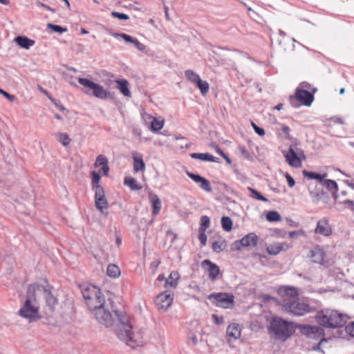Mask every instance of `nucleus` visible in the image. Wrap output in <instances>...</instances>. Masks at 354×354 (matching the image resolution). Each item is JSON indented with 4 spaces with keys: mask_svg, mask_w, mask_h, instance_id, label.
Instances as JSON below:
<instances>
[{
    "mask_svg": "<svg viewBox=\"0 0 354 354\" xmlns=\"http://www.w3.org/2000/svg\"><path fill=\"white\" fill-rule=\"evenodd\" d=\"M110 302H106L92 313L97 321L105 326L115 324V333L118 338L128 346L135 348L142 346L145 339L142 328L135 325L134 319L123 312L111 310Z\"/></svg>",
    "mask_w": 354,
    "mask_h": 354,
    "instance_id": "f257e3e1",
    "label": "nucleus"
},
{
    "mask_svg": "<svg viewBox=\"0 0 354 354\" xmlns=\"http://www.w3.org/2000/svg\"><path fill=\"white\" fill-rule=\"evenodd\" d=\"M279 294L283 297L281 306L284 311L294 315L301 316L310 313L312 308L306 303L299 301L295 288L283 286L279 289Z\"/></svg>",
    "mask_w": 354,
    "mask_h": 354,
    "instance_id": "f03ea898",
    "label": "nucleus"
},
{
    "mask_svg": "<svg viewBox=\"0 0 354 354\" xmlns=\"http://www.w3.org/2000/svg\"><path fill=\"white\" fill-rule=\"evenodd\" d=\"M41 289V287L37 285H30L28 288L26 299L18 311V315L29 322H35L39 317V305L35 294L38 293Z\"/></svg>",
    "mask_w": 354,
    "mask_h": 354,
    "instance_id": "7ed1b4c3",
    "label": "nucleus"
},
{
    "mask_svg": "<svg viewBox=\"0 0 354 354\" xmlns=\"http://www.w3.org/2000/svg\"><path fill=\"white\" fill-rule=\"evenodd\" d=\"M269 333L274 339L285 342L295 332L292 322L280 317H273L268 327Z\"/></svg>",
    "mask_w": 354,
    "mask_h": 354,
    "instance_id": "20e7f679",
    "label": "nucleus"
},
{
    "mask_svg": "<svg viewBox=\"0 0 354 354\" xmlns=\"http://www.w3.org/2000/svg\"><path fill=\"white\" fill-rule=\"evenodd\" d=\"M347 319L346 315L330 309L322 310L318 312L316 315V320L319 325L331 328L343 326Z\"/></svg>",
    "mask_w": 354,
    "mask_h": 354,
    "instance_id": "39448f33",
    "label": "nucleus"
},
{
    "mask_svg": "<svg viewBox=\"0 0 354 354\" xmlns=\"http://www.w3.org/2000/svg\"><path fill=\"white\" fill-rule=\"evenodd\" d=\"M82 292L85 302L91 312L106 302L102 291L95 286L89 285L82 289Z\"/></svg>",
    "mask_w": 354,
    "mask_h": 354,
    "instance_id": "423d86ee",
    "label": "nucleus"
},
{
    "mask_svg": "<svg viewBox=\"0 0 354 354\" xmlns=\"http://www.w3.org/2000/svg\"><path fill=\"white\" fill-rule=\"evenodd\" d=\"M78 82L84 87L83 92L86 95L92 94L95 97L102 100L107 99L111 96L110 93L100 84L83 77H79Z\"/></svg>",
    "mask_w": 354,
    "mask_h": 354,
    "instance_id": "0eeeda50",
    "label": "nucleus"
},
{
    "mask_svg": "<svg viewBox=\"0 0 354 354\" xmlns=\"http://www.w3.org/2000/svg\"><path fill=\"white\" fill-rule=\"evenodd\" d=\"M308 257L314 263L322 265L326 268L333 263V259L322 246L316 245L308 252Z\"/></svg>",
    "mask_w": 354,
    "mask_h": 354,
    "instance_id": "6e6552de",
    "label": "nucleus"
},
{
    "mask_svg": "<svg viewBox=\"0 0 354 354\" xmlns=\"http://www.w3.org/2000/svg\"><path fill=\"white\" fill-rule=\"evenodd\" d=\"M207 298L215 306L223 308H231L234 301V295L226 292L212 293Z\"/></svg>",
    "mask_w": 354,
    "mask_h": 354,
    "instance_id": "1a4fd4ad",
    "label": "nucleus"
},
{
    "mask_svg": "<svg viewBox=\"0 0 354 354\" xmlns=\"http://www.w3.org/2000/svg\"><path fill=\"white\" fill-rule=\"evenodd\" d=\"M173 299L174 294L169 291H165L156 297L154 302L159 310L165 312L171 305Z\"/></svg>",
    "mask_w": 354,
    "mask_h": 354,
    "instance_id": "9d476101",
    "label": "nucleus"
},
{
    "mask_svg": "<svg viewBox=\"0 0 354 354\" xmlns=\"http://www.w3.org/2000/svg\"><path fill=\"white\" fill-rule=\"evenodd\" d=\"M283 155L288 163L293 167H299L301 166V160L305 159V156L302 151L296 153L292 148L288 151H284Z\"/></svg>",
    "mask_w": 354,
    "mask_h": 354,
    "instance_id": "9b49d317",
    "label": "nucleus"
},
{
    "mask_svg": "<svg viewBox=\"0 0 354 354\" xmlns=\"http://www.w3.org/2000/svg\"><path fill=\"white\" fill-rule=\"evenodd\" d=\"M258 243V236L255 233L251 232L244 236L241 240L234 243V247L236 250H241V248L255 247Z\"/></svg>",
    "mask_w": 354,
    "mask_h": 354,
    "instance_id": "f8f14e48",
    "label": "nucleus"
},
{
    "mask_svg": "<svg viewBox=\"0 0 354 354\" xmlns=\"http://www.w3.org/2000/svg\"><path fill=\"white\" fill-rule=\"evenodd\" d=\"M95 201L96 208L102 213L104 212V209L108 208V202L105 193L101 186H97V190L95 191Z\"/></svg>",
    "mask_w": 354,
    "mask_h": 354,
    "instance_id": "ddd939ff",
    "label": "nucleus"
},
{
    "mask_svg": "<svg viewBox=\"0 0 354 354\" xmlns=\"http://www.w3.org/2000/svg\"><path fill=\"white\" fill-rule=\"evenodd\" d=\"M241 335V328L236 323H231L226 329V339L229 344L239 339Z\"/></svg>",
    "mask_w": 354,
    "mask_h": 354,
    "instance_id": "4468645a",
    "label": "nucleus"
},
{
    "mask_svg": "<svg viewBox=\"0 0 354 354\" xmlns=\"http://www.w3.org/2000/svg\"><path fill=\"white\" fill-rule=\"evenodd\" d=\"M314 232L316 234L329 236L332 234V229L328 219L323 218L319 220Z\"/></svg>",
    "mask_w": 354,
    "mask_h": 354,
    "instance_id": "2eb2a0df",
    "label": "nucleus"
},
{
    "mask_svg": "<svg viewBox=\"0 0 354 354\" xmlns=\"http://www.w3.org/2000/svg\"><path fill=\"white\" fill-rule=\"evenodd\" d=\"M202 268L208 272V275L210 279L215 280L219 272V268L214 263H212L209 260H204L201 263Z\"/></svg>",
    "mask_w": 354,
    "mask_h": 354,
    "instance_id": "dca6fc26",
    "label": "nucleus"
},
{
    "mask_svg": "<svg viewBox=\"0 0 354 354\" xmlns=\"http://www.w3.org/2000/svg\"><path fill=\"white\" fill-rule=\"evenodd\" d=\"M303 333L309 338H323L324 330L317 326H306L303 328Z\"/></svg>",
    "mask_w": 354,
    "mask_h": 354,
    "instance_id": "f3484780",
    "label": "nucleus"
},
{
    "mask_svg": "<svg viewBox=\"0 0 354 354\" xmlns=\"http://www.w3.org/2000/svg\"><path fill=\"white\" fill-rule=\"evenodd\" d=\"M187 175L195 183H198L200 187L207 192H212V187L209 182L205 178L198 174H194L189 171L186 172Z\"/></svg>",
    "mask_w": 354,
    "mask_h": 354,
    "instance_id": "a211bd4d",
    "label": "nucleus"
},
{
    "mask_svg": "<svg viewBox=\"0 0 354 354\" xmlns=\"http://www.w3.org/2000/svg\"><path fill=\"white\" fill-rule=\"evenodd\" d=\"M291 247L286 242L274 243L267 246L266 251L269 254L277 255L281 251H286Z\"/></svg>",
    "mask_w": 354,
    "mask_h": 354,
    "instance_id": "6ab92c4d",
    "label": "nucleus"
},
{
    "mask_svg": "<svg viewBox=\"0 0 354 354\" xmlns=\"http://www.w3.org/2000/svg\"><path fill=\"white\" fill-rule=\"evenodd\" d=\"M295 97L306 106H310L313 100V95L309 91L304 89H297Z\"/></svg>",
    "mask_w": 354,
    "mask_h": 354,
    "instance_id": "aec40b11",
    "label": "nucleus"
},
{
    "mask_svg": "<svg viewBox=\"0 0 354 354\" xmlns=\"http://www.w3.org/2000/svg\"><path fill=\"white\" fill-rule=\"evenodd\" d=\"M116 88L125 97H131V93L129 90V83L126 79H118L115 80Z\"/></svg>",
    "mask_w": 354,
    "mask_h": 354,
    "instance_id": "412c9836",
    "label": "nucleus"
},
{
    "mask_svg": "<svg viewBox=\"0 0 354 354\" xmlns=\"http://www.w3.org/2000/svg\"><path fill=\"white\" fill-rule=\"evenodd\" d=\"M133 170L135 172L143 171L145 169V164L142 159V155L138 152H133Z\"/></svg>",
    "mask_w": 354,
    "mask_h": 354,
    "instance_id": "4be33fe9",
    "label": "nucleus"
},
{
    "mask_svg": "<svg viewBox=\"0 0 354 354\" xmlns=\"http://www.w3.org/2000/svg\"><path fill=\"white\" fill-rule=\"evenodd\" d=\"M179 278V273L177 271H172L169 277L165 279V287L167 288H176L178 286Z\"/></svg>",
    "mask_w": 354,
    "mask_h": 354,
    "instance_id": "5701e85b",
    "label": "nucleus"
},
{
    "mask_svg": "<svg viewBox=\"0 0 354 354\" xmlns=\"http://www.w3.org/2000/svg\"><path fill=\"white\" fill-rule=\"evenodd\" d=\"M190 156L192 158L199 159L203 161H209L213 162H218L219 161L218 158L214 157L208 153H193Z\"/></svg>",
    "mask_w": 354,
    "mask_h": 354,
    "instance_id": "b1692460",
    "label": "nucleus"
},
{
    "mask_svg": "<svg viewBox=\"0 0 354 354\" xmlns=\"http://www.w3.org/2000/svg\"><path fill=\"white\" fill-rule=\"evenodd\" d=\"M149 201L151 203L153 210V215L156 216L159 214L162 204L159 197L156 194H150L149 195Z\"/></svg>",
    "mask_w": 354,
    "mask_h": 354,
    "instance_id": "393cba45",
    "label": "nucleus"
},
{
    "mask_svg": "<svg viewBox=\"0 0 354 354\" xmlns=\"http://www.w3.org/2000/svg\"><path fill=\"white\" fill-rule=\"evenodd\" d=\"M15 40L19 46L26 49H29L35 44L34 40L24 36H18Z\"/></svg>",
    "mask_w": 354,
    "mask_h": 354,
    "instance_id": "a878e982",
    "label": "nucleus"
},
{
    "mask_svg": "<svg viewBox=\"0 0 354 354\" xmlns=\"http://www.w3.org/2000/svg\"><path fill=\"white\" fill-rule=\"evenodd\" d=\"M322 185L326 187L329 191L332 192L333 196H338L337 192L338 191V186L337 183L333 180L326 179L323 180Z\"/></svg>",
    "mask_w": 354,
    "mask_h": 354,
    "instance_id": "bb28decb",
    "label": "nucleus"
},
{
    "mask_svg": "<svg viewBox=\"0 0 354 354\" xmlns=\"http://www.w3.org/2000/svg\"><path fill=\"white\" fill-rule=\"evenodd\" d=\"M39 286L41 287V286ZM41 291H44V297L46 299V304L49 306L50 309H53L57 302L56 298L53 296L49 290H45L43 286H41V290L38 292Z\"/></svg>",
    "mask_w": 354,
    "mask_h": 354,
    "instance_id": "cd10ccee",
    "label": "nucleus"
},
{
    "mask_svg": "<svg viewBox=\"0 0 354 354\" xmlns=\"http://www.w3.org/2000/svg\"><path fill=\"white\" fill-rule=\"evenodd\" d=\"M165 124V120L162 118H155L152 119L151 123L150 124V130L152 132H157L161 130Z\"/></svg>",
    "mask_w": 354,
    "mask_h": 354,
    "instance_id": "c85d7f7f",
    "label": "nucleus"
},
{
    "mask_svg": "<svg viewBox=\"0 0 354 354\" xmlns=\"http://www.w3.org/2000/svg\"><path fill=\"white\" fill-rule=\"evenodd\" d=\"M335 201L337 204L343 205L345 208L350 209L354 214V202L351 200H342L339 196H335Z\"/></svg>",
    "mask_w": 354,
    "mask_h": 354,
    "instance_id": "c756f323",
    "label": "nucleus"
},
{
    "mask_svg": "<svg viewBox=\"0 0 354 354\" xmlns=\"http://www.w3.org/2000/svg\"><path fill=\"white\" fill-rule=\"evenodd\" d=\"M303 175L305 178H307L308 179H316L319 180L321 183H322L323 180L327 176L326 173L319 174L305 170L303 171Z\"/></svg>",
    "mask_w": 354,
    "mask_h": 354,
    "instance_id": "7c9ffc66",
    "label": "nucleus"
},
{
    "mask_svg": "<svg viewBox=\"0 0 354 354\" xmlns=\"http://www.w3.org/2000/svg\"><path fill=\"white\" fill-rule=\"evenodd\" d=\"M106 273L110 277L116 278L120 274V270L115 264H110L106 269Z\"/></svg>",
    "mask_w": 354,
    "mask_h": 354,
    "instance_id": "2f4dec72",
    "label": "nucleus"
},
{
    "mask_svg": "<svg viewBox=\"0 0 354 354\" xmlns=\"http://www.w3.org/2000/svg\"><path fill=\"white\" fill-rule=\"evenodd\" d=\"M248 190L250 192V197H251L252 198L264 202L268 201V198L261 195V194L257 190L250 187H248Z\"/></svg>",
    "mask_w": 354,
    "mask_h": 354,
    "instance_id": "473e14b6",
    "label": "nucleus"
},
{
    "mask_svg": "<svg viewBox=\"0 0 354 354\" xmlns=\"http://www.w3.org/2000/svg\"><path fill=\"white\" fill-rule=\"evenodd\" d=\"M185 75L189 82L194 84L201 79L199 75L190 69L185 71Z\"/></svg>",
    "mask_w": 354,
    "mask_h": 354,
    "instance_id": "72a5a7b5",
    "label": "nucleus"
},
{
    "mask_svg": "<svg viewBox=\"0 0 354 354\" xmlns=\"http://www.w3.org/2000/svg\"><path fill=\"white\" fill-rule=\"evenodd\" d=\"M195 84L201 91L203 95H205L209 92V85L207 82L200 79Z\"/></svg>",
    "mask_w": 354,
    "mask_h": 354,
    "instance_id": "f704fd0d",
    "label": "nucleus"
},
{
    "mask_svg": "<svg viewBox=\"0 0 354 354\" xmlns=\"http://www.w3.org/2000/svg\"><path fill=\"white\" fill-rule=\"evenodd\" d=\"M221 225L223 229L226 232H230L232 228V221L228 216H223L221 218Z\"/></svg>",
    "mask_w": 354,
    "mask_h": 354,
    "instance_id": "c9c22d12",
    "label": "nucleus"
},
{
    "mask_svg": "<svg viewBox=\"0 0 354 354\" xmlns=\"http://www.w3.org/2000/svg\"><path fill=\"white\" fill-rule=\"evenodd\" d=\"M124 185L129 187L131 189L138 190L140 187L138 185L137 180L132 177H127L124 181Z\"/></svg>",
    "mask_w": 354,
    "mask_h": 354,
    "instance_id": "e433bc0d",
    "label": "nucleus"
},
{
    "mask_svg": "<svg viewBox=\"0 0 354 354\" xmlns=\"http://www.w3.org/2000/svg\"><path fill=\"white\" fill-rule=\"evenodd\" d=\"M56 138L64 147L68 146L71 142L69 136L66 133H58L56 134Z\"/></svg>",
    "mask_w": 354,
    "mask_h": 354,
    "instance_id": "4c0bfd02",
    "label": "nucleus"
},
{
    "mask_svg": "<svg viewBox=\"0 0 354 354\" xmlns=\"http://www.w3.org/2000/svg\"><path fill=\"white\" fill-rule=\"evenodd\" d=\"M266 219L270 222L279 221L281 216L277 211H270L266 214Z\"/></svg>",
    "mask_w": 354,
    "mask_h": 354,
    "instance_id": "58836bf2",
    "label": "nucleus"
},
{
    "mask_svg": "<svg viewBox=\"0 0 354 354\" xmlns=\"http://www.w3.org/2000/svg\"><path fill=\"white\" fill-rule=\"evenodd\" d=\"M112 35H113V37H114L115 38L123 39L125 41V42H127V43L133 44L134 40L136 39L135 38H133L131 36L127 35L125 33L115 32V33H113Z\"/></svg>",
    "mask_w": 354,
    "mask_h": 354,
    "instance_id": "ea45409f",
    "label": "nucleus"
},
{
    "mask_svg": "<svg viewBox=\"0 0 354 354\" xmlns=\"http://www.w3.org/2000/svg\"><path fill=\"white\" fill-rule=\"evenodd\" d=\"M210 225V219L207 216H202L201 218V223L199 227V230H203L206 231V230L209 227Z\"/></svg>",
    "mask_w": 354,
    "mask_h": 354,
    "instance_id": "a19ab883",
    "label": "nucleus"
},
{
    "mask_svg": "<svg viewBox=\"0 0 354 354\" xmlns=\"http://www.w3.org/2000/svg\"><path fill=\"white\" fill-rule=\"evenodd\" d=\"M225 245H226L224 241H217L213 243L212 248L214 252H220L225 249Z\"/></svg>",
    "mask_w": 354,
    "mask_h": 354,
    "instance_id": "79ce46f5",
    "label": "nucleus"
},
{
    "mask_svg": "<svg viewBox=\"0 0 354 354\" xmlns=\"http://www.w3.org/2000/svg\"><path fill=\"white\" fill-rule=\"evenodd\" d=\"M47 28L55 31V32H59V34L66 32L67 31L66 28H64L60 26L55 25V24H48Z\"/></svg>",
    "mask_w": 354,
    "mask_h": 354,
    "instance_id": "37998d69",
    "label": "nucleus"
},
{
    "mask_svg": "<svg viewBox=\"0 0 354 354\" xmlns=\"http://www.w3.org/2000/svg\"><path fill=\"white\" fill-rule=\"evenodd\" d=\"M91 176H92L93 189L95 191V190H97V187L100 186L99 185V182H100V176L95 171H92Z\"/></svg>",
    "mask_w": 354,
    "mask_h": 354,
    "instance_id": "c03bdc74",
    "label": "nucleus"
},
{
    "mask_svg": "<svg viewBox=\"0 0 354 354\" xmlns=\"http://www.w3.org/2000/svg\"><path fill=\"white\" fill-rule=\"evenodd\" d=\"M108 162L109 161L106 156H104V155H99L96 158L95 167H103L104 165H106L108 164Z\"/></svg>",
    "mask_w": 354,
    "mask_h": 354,
    "instance_id": "a18cd8bd",
    "label": "nucleus"
},
{
    "mask_svg": "<svg viewBox=\"0 0 354 354\" xmlns=\"http://www.w3.org/2000/svg\"><path fill=\"white\" fill-rule=\"evenodd\" d=\"M141 116L145 125L151 124L152 119L154 118L153 116L145 112L142 113Z\"/></svg>",
    "mask_w": 354,
    "mask_h": 354,
    "instance_id": "49530a36",
    "label": "nucleus"
},
{
    "mask_svg": "<svg viewBox=\"0 0 354 354\" xmlns=\"http://www.w3.org/2000/svg\"><path fill=\"white\" fill-rule=\"evenodd\" d=\"M198 231H199L198 239H199L201 245L203 246L206 244L207 239V236L205 234L206 231H204L203 230H198Z\"/></svg>",
    "mask_w": 354,
    "mask_h": 354,
    "instance_id": "de8ad7c7",
    "label": "nucleus"
},
{
    "mask_svg": "<svg viewBox=\"0 0 354 354\" xmlns=\"http://www.w3.org/2000/svg\"><path fill=\"white\" fill-rule=\"evenodd\" d=\"M111 15L113 17L118 18L120 20H127L129 19V17L127 15L124 14V13H120L118 12H112Z\"/></svg>",
    "mask_w": 354,
    "mask_h": 354,
    "instance_id": "09e8293b",
    "label": "nucleus"
},
{
    "mask_svg": "<svg viewBox=\"0 0 354 354\" xmlns=\"http://www.w3.org/2000/svg\"><path fill=\"white\" fill-rule=\"evenodd\" d=\"M251 125L255 131L260 136H263L265 135V131L262 128L259 127L254 122H252Z\"/></svg>",
    "mask_w": 354,
    "mask_h": 354,
    "instance_id": "8fccbe9b",
    "label": "nucleus"
},
{
    "mask_svg": "<svg viewBox=\"0 0 354 354\" xmlns=\"http://www.w3.org/2000/svg\"><path fill=\"white\" fill-rule=\"evenodd\" d=\"M298 236H305V232L304 230H294L289 232L290 239H294Z\"/></svg>",
    "mask_w": 354,
    "mask_h": 354,
    "instance_id": "3c124183",
    "label": "nucleus"
},
{
    "mask_svg": "<svg viewBox=\"0 0 354 354\" xmlns=\"http://www.w3.org/2000/svg\"><path fill=\"white\" fill-rule=\"evenodd\" d=\"M345 330L347 334L351 337H354V322L347 325L345 328Z\"/></svg>",
    "mask_w": 354,
    "mask_h": 354,
    "instance_id": "603ef678",
    "label": "nucleus"
},
{
    "mask_svg": "<svg viewBox=\"0 0 354 354\" xmlns=\"http://www.w3.org/2000/svg\"><path fill=\"white\" fill-rule=\"evenodd\" d=\"M239 150L240 151V153H241V155L247 158V159H249L250 158V154L249 153V151L246 149V148L243 146H239Z\"/></svg>",
    "mask_w": 354,
    "mask_h": 354,
    "instance_id": "864d4df0",
    "label": "nucleus"
},
{
    "mask_svg": "<svg viewBox=\"0 0 354 354\" xmlns=\"http://www.w3.org/2000/svg\"><path fill=\"white\" fill-rule=\"evenodd\" d=\"M135 47L138 49L140 51H145V49H146V46L145 45H144L143 44L140 43L137 39H136L134 40V42L133 44Z\"/></svg>",
    "mask_w": 354,
    "mask_h": 354,
    "instance_id": "5fc2aeb1",
    "label": "nucleus"
},
{
    "mask_svg": "<svg viewBox=\"0 0 354 354\" xmlns=\"http://www.w3.org/2000/svg\"><path fill=\"white\" fill-rule=\"evenodd\" d=\"M0 93L2 94L6 98H7L10 102H13L15 99L14 95H10L8 92L3 91L0 88Z\"/></svg>",
    "mask_w": 354,
    "mask_h": 354,
    "instance_id": "6e6d98bb",
    "label": "nucleus"
},
{
    "mask_svg": "<svg viewBox=\"0 0 354 354\" xmlns=\"http://www.w3.org/2000/svg\"><path fill=\"white\" fill-rule=\"evenodd\" d=\"M326 341L327 340L325 338H322L319 343L318 344H316L315 346H314L313 349L314 351H320L322 353V354H324V351L321 349V344L323 342H326Z\"/></svg>",
    "mask_w": 354,
    "mask_h": 354,
    "instance_id": "4d7b16f0",
    "label": "nucleus"
},
{
    "mask_svg": "<svg viewBox=\"0 0 354 354\" xmlns=\"http://www.w3.org/2000/svg\"><path fill=\"white\" fill-rule=\"evenodd\" d=\"M160 263V261L158 260V259L155 260V261H152L151 263L150 268L152 270V272L153 273L156 272V271L158 267L159 266Z\"/></svg>",
    "mask_w": 354,
    "mask_h": 354,
    "instance_id": "13d9d810",
    "label": "nucleus"
},
{
    "mask_svg": "<svg viewBox=\"0 0 354 354\" xmlns=\"http://www.w3.org/2000/svg\"><path fill=\"white\" fill-rule=\"evenodd\" d=\"M212 319L216 324L220 325L223 323V317H220L217 315H212Z\"/></svg>",
    "mask_w": 354,
    "mask_h": 354,
    "instance_id": "bf43d9fd",
    "label": "nucleus"
},
{
    "mask_svg": "<svg viewBox=\"0 0 354 354\" xmlns=\"http://www.w3.org/2000/svg\"><path fill=\"white\" fill-rule=\"evenodd\" d=\"M286 178L288 186L290 187H292L295 184V180L293 179V178L290 174H286Z\"/></svg>",
    "mask_w": 354,
    "mask_h": 354,
    "instance_id": "052dcab7",
    "label": "nucleus"
},
{
    "mask_svg": "<svg viewBox=\"0 0 354 354\" xmlns=\"http://www.w3.org/2000/svg\"><path fill=\"white\" fill-rule=\"evenodd\" d=\"M310 195L315 201H318L321 198V194L317 192L310 191Z\"/></svg>",
    "mask_w": 354,
    "mask_h": 354,
    "instance_id": "680f3d73",
    "label": "nucleus"
},
{
    "mask_svg": "<svg viewBox=\"0 0 354 354\" xmlns=\"http://www.w3.org/2000/svg\"><path fill=\"white\" fill-rule=\"evenodd\" d=\"M344 183L348 187H351L354 190V180L353 179H345L343 180Z\"/></svg>",
    "mask_w": 354,
    "mask_h": 354,
    "instance_id": "e2e57ef3",
    "label": "nucleus"
},
{
    "mask_svg": "<svg viewBox=\"0 0 354 354\" xmlns=\"http://www.w3.org/2000/svg\"><path fill=\"white\" fill-rule=\"evenodd\" d=\"M189 342L192 344V345H195L198 343V337L195 334H192L189 337Z\"/></svg>",
    "mask_w": 354,
    "mask_h": 354,
    "instance_id": "0e129e2a",
    "label": "nucleus"
},
{
    "mask_svg": "<svg viewBox=\"0 0 354 354\" xmlns=\"http://www.w3.org/2000/svg\"><path fill=\"white\" fill-rule=\"evenodd\" d=\"M132 133L133 135H135L139 138H141V136H142V131L139 128L133 127V130H132Z\"/></svg>",
    "mask_w": 354,
    "mask_h": 354,
    "instance_id": "69168bd1",
    "label": "nucleus"
},
{
    "mask_svg": "<svg viewBox=\"0 0 354 354\" xmlns=\"http://www.w3.org/2000/svg\"><path fill=\"white\" fill-rule=\"evenodd\" d=\"M102 171L103 174L104 176H108L109 175V167L108 164L104 165V166L102 167Z\"/></svg>",
    "mask_w": 354,
    "mask_h": 354,
    "instance_id": "338daca9",
    "label": "nucleus"
},
{
    "mask_svg": "<svg viewBox=\"0 0 354 354\" xmlns=\"http://www.w3.org/2000/svg\"><path fill=\"white\" fill-rule=\"evenodd\" d=\"M215 149H216V151L221 156H225V153H223V151L219 148L217 146L215 147Z\"/></svg>",
    "mask_w": 354,
    "mask_h": 354,
    "instance_id": "774afa93",
    "label": "nucleus"
}]
</instances>
